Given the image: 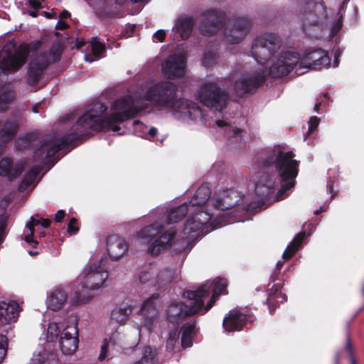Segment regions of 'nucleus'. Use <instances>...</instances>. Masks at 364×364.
Returning <instances> with one entry per match:
<instances>
[{
	"label": "nucleus",
	"instance_id": "nucleus-59",
	"mask_svg": "<svg viewBox=\"0 0 364 364\" xmlns=\"http://www.w3.org/2000/svg\"><path fill=\"white\" fill-rule=\"evenodd\" d=\"M283 265V262H281V261H278L276 264V267H277V269L278 270H280L281 267H282Z\"/></svg>",
	"mask_w": 364,
	"mask_h": 364
},
{
	"label": "nucleus",
	"instance_id": "nucleus-25",
	"mask_svg": "<svg viewBox=\"0 0 364 364\" xmlns=\"http://www.w3.org/2000/svg\"><path fill=\"white\" fill-rule=\"evenodd\" d=\"M68 299V293L63 289H56L51 291L47 297L46 304L53 311L60 309Z\"/></svg>",
	"mask_w": 364,
	"mask_h": 364
},
{
	"label": "nucleus",
	"instance_id": "nucleus-62",
	"mask_svg": "<svg viewBox=\"0 0 364 364\" xmlns=\"http://www.w3.org/2000/svg\"><path fill=\"white\" fill-rule=\"evenodd\" d=\"M28 252V254H29L30 255H32V256L36 255H37V254H38V252H37V251H32V250H29Z\"/></svg>",
	"mask_w": 364,
	"mask_h": 364
},
{
	"label": "nucleus",
	"instance_id": "nucleus-55",
	"mask_svg": "<svg viewBox=\"0 0 364 364\" xmlns=\"http://www.w3.org/2000/svg\"><path fill=\"white\" fill-rule=\"evenodd\" d=\"M44 14H45V16L48 18H55L57 17L56 14L54 13L53 11H52V12H46V11H45Z\"/></svg>",
	"mask_w": 364,
	"mask_h": 364
},
{
	"label": "nucleus",
	"instance_id": "nucleus-20",
	"mask_svg": "<svg viewBox=\"0 0 364 364\" xmlns=\"http://www.w3.org/2000/svg\"><path fill=\"white\" fill-rule=\"evenodd\" d=\"M19 312L20 306L16 301H0V325L15 322Z\"/></svg>",
	"mask_w": 364,
	"mask_h": 364
},
{
	"label": "nucleus",
	"instance_id": "nucleus-37",
	"mask_svg": "<svg viewBox=\"0 0 364 364\" xmlns=\"http://www.w3.org/2000/svg\"><path fill=\"white\" fill-rule=\"evenodd\" d=\"M15 98L14 91L12 89H6L0 93V112H4L7 107L12 103Z\"/></svg>",
	"mask_w": 364,
	"mask_h": 364
},
{
	"label": "nucleus",
	"instance_id": "nucleus-40",
	"mask_svg": "<svg viewBox=\"0 0 364 364\" xmlns=\"http://www.w3.org/2000/svg\"><path fill=\"white\" fill-rule=\"evenodd\" d=\"M179 338V332L177 328L172 330L168 335L166 341V348L169 350H173Z\"/></svg>",
	"mask_w": 364,
	"mask_h": 364
},
{
	"label": "nucleus",
	"instance_id": "nucleus-7",
	"mask_svg": "<svg viewBox=\"0 0 364 364\" xmlns=\"http://www.w3.org/2000/svg\"><path fill=\"white\" fill-rule=\"evenodd\" d=\"M103 262V258L93 262L84 269L82 275L72 282L70 289L73 291L72 299L74 303L87 302L90 299L88 291L97 290L103 287L108 277V272Z\"/></svg>",
	"mask_w": 364,
	"mask_h": 364
},
{
	"label": "nucleus",
	"instance_id": "nucleus-33",
	"mask_svg": "<svg viewBox=\"0 0 364 364\" xmlns=\"http://www.w3.org/2000/svg\"><path fill=\"white\" fill-rule=\"evenodd\" d=\"M305 237V234L300 232L296 235L289 245H288L283 252L284 259H289L301 247V243Z\"/></svg>",
	"mask_w": 364,
	"mask_h": 364
},
{
	"label": "nucleus",
	"instance_id": "nucleus-23",
	"mask_svg": "<svg viewBox=\"0 0 364 364\" xmlns=\"http://www.w3.org/2000/svg\"><path fill=\"white\" fill-rule=\"evenodd\" d=\"M119 342V333H114L109 338H105L101 346V350L98 359L100 361H105L114 356L113 351L116 350Z\"/></svg>",
	"mask_w": 364,
	"mask_h": 364
},
{
	"label": "nucleus",
	"instance_id": "nucleus-24",
	"mask_svg": "<svg viewBox=\"0 0 364 364\" xmlns=\"http://www.w3.org/2000/svg\"><path fill=\"white\" fill-rule=\"evenodd\" d=\"M50 223V221L48 219H36L34 216H31L30 218V221L26 223V228L23 231L24 240L31 246L35 247L38 242L33 238L34 232V226L41 225L43 228H48Z\"/></svg>",
	"mask_w": 364,
	"mask_h": 364
},
{
	"label": "nucleus",
	"instance_id": "nucleus-6",
	"mask_svg": "<svg viewBox=\"0 0 364 364\" xmlns=\"http://www.w3.org/2000/svg\"><path fill=\"white\" fill-rule=\"evenodd\" d=\"M196 99L203 105L214 110V122L220 130L228 131V140L230 144H240L242 140V130L233 127L228 122L223 114L226 107L228 94L219 87L215 81H205L200 86Z\"/></svg>",
	"mask_w": 364,
	"mask_h": 364
},
{
	"label": "nucleus",
	"instance_id": "nucleus-21",
	"mask_svg": "<svg viewBox=\"0 0 364 364\" xmlns=\"http://www.w3.org/2000/svg\"><path fill=\"white\" fill-rule=\"evenodd\" d=\"M247 321L245 314L233 309L230 311L228 315L224 318L223 326L226 332L240 331Z\"/></svg>",
	"mask_w": 364,
	"mask_h": 364
},
{
	"label": "nucleus",
	"instance_id": "nucleus-44",
	"mask_svg": "<svg viewBox=\"0 0 364 364\" xmlns=\"http://www.w3.org/2000/svg\"><path fill=\"white\" fill-rule=\"evenodd\" d=\"M50 56L53 62H56L60 59V56L61 54V48L60 46L57 45H53L50 49Z\"/></svg>",
	"mask_w": 364,
	"mask_h": 364
},
{
	"label": "nucleus",
	"instance_id": "nucleus-19",
	"mask_svg": "<svg viewBox=\"0 0 364 364\" xmlns=\"http://www.w3.org/2000/svg\"><path fill=\"white\" fill-rule=\"evenodd\" d=\"M24 168L25 163L19 162L14 164L9 157H4L0 161V176L5 177L9 181L18 177Z\"/></svg>",
	"mask_w": 364,
	"mask_h": 364
},
{
	"label": "nucleus",
	"instance_id": "nucleus-18",
	"mask_svg": "<svg viewBox=\"0 0 364 364\" xmlns=\"http://www.w3.org/2000/svg\"><path fill=\"white\" fill-rule=\"evenodd\" d=\"M207 18L209 22L200 27V32L204 36L213 35L224 26L225 15L223 12L209 11L207 14Z\"/></svg>",
	"mask_w": 364,
	"mask_h": 364
},
{
	"label": "nucleus",
	"instance_id": "nucleus-45",
	"mask_svg": "<svg viewBox=\"0 0 364 364\" xmlns=\"http://www.w3.org/2000/svg\"><path fill=\"white\" fill-rule=\"evenodd\" d=\"M287 300L286 295L282 294V292H279L278 294H276L274 296H270L266 301V302H269V304H272L274 302L279 303H283Z\"/></svg>",
	"mask_w": 364,
	"mask_h": 364
},
{
	"label": "nucleus",
	"instance_id": "nucleus-14",
	"mask_svg": "<svg viewBox=\"0 0 364 364\" xmlns=\"http://www.w3.org/2000/svg\"><path fill=\"white\" fill-rule=\"evenodd\" d=\"M206 285L208 287V290L202 297L203 313H206L212 308L219 295L227 294V281L225 279L218 278L213 282L207 281L196 290H199Z\"/></svg>",
	"mask_w": 364,
	"mask_h": 364
},
{
	"label": "nucleus",
	"instance_id": "nucleus-57",
	"mask_svg": "<svg viewBox=\"0 0 364 364\" xmlns=\"http://www.w3.org/2000/svg\"><path fill=\"white\" fill-rule=\"evenodd\" d=\"M38 9H34L33 11H28V15H30L32 17H36L38 14Z\"/></svg>",
	"mask_w": 364,
	"mask_h": 364
},
{
	"label": "nucleus",
	"instance_id": "nucleus-54",
	"mask_svg": "<svg viewBox=\"0 0 364 364\" xmlns=\"http://www.w3.org/2000/svg\"><path fill=\"white\" fill-rule=\"evenodd\" d=\"M341 52L339 50H337L336 53H335V59L333 63V68H336L338 66V64H339L338 58L341 56Z\"/></svg>",
	"mask_w": 364,
	"mask_h": 364
},
{
	"label": "nucleus",
	"instance_id": "nucleus-30",
	"mask_svg": "<svg viewBox=\"0 0 364 364\" xmlns=\"http://www.w3.org/2000/svg\"><path fill=\"white\" fill-rule=\"evenodd\" d=\"M181 346L183 348H189L193 344V338L196 333V327L194 323H187L182 328Z\"/></svg>",
	"mask_w": 364,
	"mask_h": 364
},
{
	"label": "nucleus",
	"instance_id": "nucleus-41",
	"mask_svg": "<svg viewBox=\"0 0 364 364\" xmlns=\"http://www.w3.org/2000/svg\"><path fill=\"white\" fill-rule=\"evenodd\" d=\"M217 59L216 51H207L205 50L202 59L203 63L205 66H210Z\"/></svg>",
	"mask_w": 364,
	"mask_h": 364
},
{
	"label": "nucleus",
	"instance_id": "nucleus-26",
	"mask_svg": "<svg viewBox=\"0 0 364 364\" xmlns=\"http://www.w3.org/2000/svg\"><path fill=\"white\" fill-rule=\"evenodd\" d=\"M193 21L189 17L178 18L173 28V31L179 34L181 39L188 38L192 31Z\"/></svg>",
	"mask_w": 364,
	"mask_h": 364
},
{
	"label": "nucleus",
	"instance_id": "nucleus-50",
	"mask_svg": "<svg viewBox=\"0 0 364 364\" xmlns=\"http://www.w3.org/2000/svg\"><path fill=\"white\" fill-rule=\"evenodd\" d=\"M44 0H28V4L34 9H39L41 8V4Z\"/></svg>",
	"mask_w": 364,
	"mask_h": 364
},
{
	"label": "nucleus",
	"instance_id": "nucleus-51",
	"mask_svg": "<svg viewBox=\"0 0 364 364\" xmlns=\"http://www.w3.org/2000/svg\"><path fill=\"white\" fill-rule=\"evenodd\" d=\"M154 36L157 38L160 42H162L166 36V32L164 30L160 29L156 31Z\"/></svg>",
	"mask_w": 364,
	"mask_h": 364
},
{
	"label": "nucleus",
	"instance_id": "nucleus-56",
	"mask_svg": "<svg viewBox=\"0 0 364 364\" xmlns=\"http://www.w3.org/2000/svg\"><path fill=\"white\" fill-rule=\"evenodd\" d=\"M70 13H69L68 11L64 10V11H63L60 13V18H68V17H69V16H70Z\"/></svg>",
	"mask_w": 364,
	"mask_h": 364
},
{
	"label": "nucleus",
	"instance_id": "nucleus-34",
	"mask_svg": "<svg viewBox=\"0 0 364 364\" xmlns=\"http://www.w3.org/2000/svg\"><path fill=\"white\" fill-rule=\"evenodd\" d=\"M90 46L92 48V53L95 58H91L87 54L85 55V60L87 62L92 63L103 56V53L105 51V46L101 43L97 37L92 38L90 41Z\"/></svg>",
	"mask_w": 364,
	"mask_h": 364
},
{
	"label": "nucleus",
	"instance_id": "nucleus-36",
	"mask_svg": "<svg viewBox=\"0 0 364 364\" xmlns=\"http://www.w3.org/2000/svg\"><path fill=\"white\" fill-rule=\"evenodd\" d=\"M156 350L151 346H144L141 350V356L139 360L133 364H155Z\"/></svg>",
	"mask_w": 364,
	"mask_h": 364
},
{
	"label": "nucleus",
	"instance_id": "nucleus-12",
	"mask_svg": "<svg viewBox=\"0 0 364 364\" xmlns=\"http://www.w3.org/2000/svg\"><path fill=\"white\" fill-rule=\"evenodd\" d=\"M186 66L185 55L183 53H174L162 63L161 73L166 79H179L185 75Z\"/></svg>",
	"mask_w": 364,
	"mask_h": 364
},
{
	"label": "nucleus",
	"instance_id": "nucleus-28",
	"mask_svg": "<svg viewBox=\"0 0 364 364\" xmlns=\"http://www.w3.org/2000/svg\"><path fill=\"white\" fill-rule=\"evenodd\" d=\"M30 364H58L57 355L41 348L38 353L33 354Z\"/></svg>",
	"mask_w": 364,
	"mask_h": 364
},
{
	"label": "nucleus",
	"instance_id": "nucleus-22",
	"mask_svg": "<svg viewBox=\"0 0 364 364\" xmlns=\"http://www.w3.org/2000/svg\"><path fill=\"white\" fill-rule=\"evenodd\" d=\"M107 250L109 256L117 259L128 250L125 240L118 235H110L107 238Z\"/></svg>",
	"mask_w": 364,
	"mask_h": 364
},
{
	"label": "nucleus",
	"instance_id": "nucleus-63",
	"mask_svg": "<svg viewBox=\"0 0 364 364\" xmlns=\"http://www.w3.org/2000/svg\"><path fill=\"white\" fill-rule=\"evenodd\" d=\"M322 211H323V209H322V208L321 207L319 209L316 210H315V212H314V213H315L316 215H318L320 212H322Z\"/></svg>",
	"mask_w": 364,
	"mask_h": 364
},
{
	"label": "nucleus",
	"instance_id": "nucleus-10",
	"mask_svg": "<svg viewBox=\"0 0 364 364\" xmlns=\"http://www.w3.org/2000/svg\"><path fill=\"white\" fill-rule=\"evenodd\" d=\"M27 52L16 50L9 52L5 48L0 52V89L8 82V73H15L24 64Z\"/></svg>",
	"mask_w": 364,
	"mask_h": 364
},
{
	"label": "nucleus",
	"instance_id": "nucleus-31",
	"mask_svg": "<svg viewBox=\"0 0 364 364\" xmlns=\"http://www.w3.org/2000/svg\"><path fill=\"white\" fill-rule=\"evenodd\" d=\"M41 169V166H36L33 167L28 172H27L19 185V190L21 191H25L31 186H34L37 183V176Z\"/></svg>",
	"mask_w": 364,
	"mask_h": 364
},
{
	"label": "nucleus",
	"instance_id": "nucleus-43",
	"mask_svg": "<svg viewBox=\"0 0 364 364\" xmlns=\"http://www.w3.org/2000/svg\"><path fill=\"white\" fill-rule=\"evenodd\" d=\"M7 338L4 335H0V363L4 359L6 354Z\"/></svg>",
	"mask_w": 364,
	"mask_h": 364
},
{
	"label": "nucleus",
	"instance_id": "nucleus-3",
	"mask_svg": "<svg viewBox=\"0 0 364 364\" xmlns=\"http://www.w3.org/2000/svg\"><path fill=\"white\" fill-rule=\"evenodd\" d=\"M210 194L207 186H201L187 203L193 211L183 231L187 243L195 242L198 238L223 225L225 219L221 212L238 205L243 200V196L235 189L220 191L215 193L213 198L214 212L203 211V205L208 200Z\"/></svg>",
	"mask_w": 364,
	"mask_h": 364
},
{
	"label": "nucleus",
	"instance_id": "nucleus-58",
	"mask_svg": "<svg viewBox=\"0 0 364 364\" xmlns=\"http://www.w3.org/2000/svg\"><path fill=\"white\" fill-rule=\"evenodd\" d=\"M322 106V102L316 103L314 106V111L317 113L319 112V108Z\"/></svg>",
	"mask_w": 364,
	"mask_h": 364
},
{
	"label": "nucleus",
	"instance_id": "nucleus-17",
	"mask_svg": "<svg viewBox=\"0 0 364 364\" xmlns=\"http://www.w3.org/2000/svg\"><path fill=\"white\" fill-rule=\"evenodd\" d=\"M158 296L153 295L151 298L146 299L139 311V315L144 319L143 326L150 331L153 327L154 317L157 313V302Z\"/></svg>",
	"mask_w": 364,
	"mask_h": 364
},
{
	"label": "nucleus",
	"instance_id": "nucleus-4",
	"mask_svg": "<svg viewBox=\"0 0 364 364\" xmlns=\"http://www.w3.org/2000/svg\"><path fill=\"white\" fill-rule=\"evenodd\" d=\"M190 213L192 216V210L189 208L187 203H183L176 208H171L168 204L157 207L149 216L151 218V223L146 225L134 236L136 242L144 246H148L147 251L152 255H158L160 252L171 246L176 231L167 230L165 233L164 225L172 224L182 220Z\"/></svg>",
	"mask_w": 364,
	"mask_h": 364
},
{
	"label": "nucleus",
	"instance_id": "nucleus-64",
	"mask_svg": "<svg viewBox=\"0 0 364 364\" xmlns=\"http://www.w3.org/2000/svg\"><path fill=\"white\" fill-rule=\"evenodd\" d=\"M84 44V42H78L77 43V47H81Z\"/></svg>",
	"mask_w": 364,
	"mask_h": 364
},
{
	"label": "nucleus",
	"instance_id": "nucleus-9",
	"mask_svg": "<svg viewBox=\"0 0 364 364\" xmlns=\"http://www.w3.org/2000/svg\"><path fill=\"white\" fill-rule=\"evenodd\" d=\"M208 287L203 286L199 290L187 291L184 293L190 300L188 306L182 302H176L170 304L166 309V318L170 322L178 323L188 315L196 313H203L202 297L208 290Z\"/></svg>",
	"mask_w": 364,
	"mask_h": 364
},
{
	"label": "nucleus",
	"instance_id": "nucleus-1",
	"mask_svg": "<svg viewBox=\"0 0 364 364\" xmlns=\"http://www.w3.org/2000/svg\"><path fill=\"white\" fill-rule=\"evenodd\" d=\"M151 105L171 109L176 118L184 122L207 124L203 111L196 102L177 98L173 83L145 82L134 90L116 99L110 106L109 116L105 115L107 107L100 102H94L87 107L66 136L60 138L54 134V155L74 141L87 136L92 130L118 131L119 123L134 117Z\"/></svg>",
	"mask_w": 364,
	"mask_h": 364
},
{
	"label": "nucleus",
	"instance_id": "nucleus-38",
	"mask_svg": "<svg viewBox=\"0 0 364 364\" xmlns=\"http://www.w3.org/2000/svg\"><path fill=\"white\" fill-rule=\"evenodd\" d=\"M38 139L39 137L33 134L20 135L16 141V146L18 149H23L31 144H35Z\"/></svg>",
	"mask_w": 364,
	"mask_h": 364
},
{
	"label": "nucleus",
	"instance_id": "nucleus-35",
	"mask_svg": "<svg viewBox=\"0 0 364 364\" xmlns=\"http://www.w3.org/2000/svg\"><path fill=\"white\" fill-rule=\"evenodd\" d=\"M343 358H347L351 364H356V360L353 356V346L350 343L349 336L346 338L345 348L336 355L335 364H338L340 360Z\"/></svg>",
	"mask_w": 364,
	"mask_h": 364
},
{
	"label": "nucleus",
	"instance_id": "nucleus-32",
	"mask_svg": "<svg viewBox=\"0 0 364 364\" xmlns=\"http://www.w3.org/2000/svg\"><path fill=\"white\" fill-rule=\"evenodd\" d=\"M17 128L16 121H0V137L4 139L12 137L16 134Z\"/></svg>",
	"mask_w": 364,
	"mask_h": 364
},
{
	"label": "nucleus",
	"instance_id": "nucleus-46",
	"mask_svg": "<svg viewBox=\"0 0 364 364\" xmlns=\"http://www.w3.org/2000/svg\"><path fill=\"white\" fill-rule=\"evenodd\" d=\"M77 222L75 218H71L68 225V232L70 234H76L78 231Z\"/></svg>",
	"mask_w": 364,
	"mask_h": 364
},
{
	"label": "nucleus",
	"instance_id": "nucleus-8",
	"mask_svg": "<svg viewBox=\"0 0 364 364\" xmlns=\"http://www.w3.org/2000/svg\"><path fill=\"white\" fill-rule=\"evenodd\" d=\"M45 338L48 342L58 341L60 350L63 355H73L77 351L79 344L76 317L70 315L63 321L55 320L50 322Z\"/></svg>",
	"mask_w": 364,
	"mask_h": 364
},
{
	"label": "nucleus",
	"instance_id": "nucleus-29",
	"mask_svg": "<svg viewBox=\"0 0 364 364\" xmlns=\"http://www.w3.org/2000/svg\"><path fill=\"white\" fill-rule=\"evenodd\" d=\"M132 311L129 305L120 304L115 307L111 312V320L119 325H124Z\"/></svg>",
	"mask_w": 364,
	"mask_h": 364
},
{
	"label": "nucleus",
	"instance_id": "nucleus-53",
	"mask_svg": "<svg viewBox=\"0 0 364 364\" xmlns=\"http://www.w3.org/2000/svg\"><path fill=\"white\" fill-rule=\"evenodd\" d=\"M68 27L67 23L63 21H58V23L55 25L56 29H61L63 30Z\"/></svg>",
	"mask_w": 364,
	"mask_h": 364
},
{
	"label": "nucleus",
	"instance_id": "nucleus-2",
	"mask_svg": "<svg viewBox=\"0 0 364 364\" xmlns=\"http://www.w3.org/2000/svg\"><path fill=\"white\" fill-rule=\"evenodd\" d=\"M281 48V40L274 33H264L255 40L251 54L257 62L255 70L243 75L236 82L235 91L240 97L255 90L269 74L274 78L287 75L294 70L296 75H302L308 70L328 68L331 60L328 53L321 49L306 50L299 53L294 48L283 50L277 56Z\"/></svg>",
	"mask_w": 364,
	"mask_h": 364
},
{
	"label": "nucleus",
	"instance_id": "nucleus-11",
	"mask_svg": "<svg viewBox=\"0 0 364 364\" xmlns=\"http://www.w3.org/2000/svg\"><path fill=\"white\" fill-rule=\"evenodd\" d=\"M312 9L304 15L302 28L306 35L318 37L326 28V11L322 3L314 4Z\"/></svg>",
	"mask_w": 364,
	"mask_h": 364
},
{
	"label": "nucleus",
	"instance_id": "nucleus-5",
	"mask_svg": "<svg viewBox=\"0 0 364 364\" xmlns=\"http://www.w3.org/2000/svg\"><path fill=\"white\" fill-rule=\"evenodd\" d=\"M294 154L283 145L268 148L262 152L256 160L259 168H265L274 165L279 177L281 188L276 195V200L285 198L295 186L299 161L294 159Z\"/></svg>",
	"mask_w": 364,
	"mask_h": 364
},
{
	"label": "nucleus",
	"instance_id": "nucleus-49",
	"mask_svg": "<svg viewBox=\"0 0 364 364\" xmlns=\"http://www.w3.org/2000/svg\"><path fill=\"white\" fill-rule=\"evenodd\" d=\"M6 228V218H1L0 220V244L1 243Z\"/></svg>",
	"mask_w": 364,
	"mask_h": 364
},
{
	"label": "nucleus",
	"instance_id": "nucleus-16",
	"mask_svg": "<svg viewBox=\"0 0 364 364\" xmlns=\"http://www.w3.org/2000/svg\"><path fill=\"white\" fill-rule=\"evenodd\" d=\"M48 65V60L44 55H37L31 59L28 70V82L30 85L38 82Z\"/></svg>",
	"mask_w": 364,
	"mask_h": 364
},
{
	"label": "nucleus",
	"instance_id": "nucleus-13",
	"mask_svg": "<svg viewBox=\"0 0 364 364\" xmlns=\"http://www.w3.org/2000/svg\"><path fill=\"white\" fill-rule=\"evenodd\" d=\"M173 273L171 269L166 268L159 270L156 264H148L142 267L139 273V281L142 284H151L159 285L172 279Z\"/></svg>",
	"mask_w": 364,
	"mask_h": 364
},
{
	"label": "nucleus",
	"instance_id": "nucleus-52",
	"mask_svg": "<svg viewBox=\"0 0 364 364\" xmlns=\"http://www.w3.org/2000/svg\"><path fill=\"white\" fill-rule=\"evenodd\" d=\"M65 217V212L63 210H59L55 215V220L57 222H61Z\"/></svg>",
	"mask_w": 364,
	"mask_h": 364
},
{
	"label": "nucleus",
	"instance_id": "nucleus-42",
	"mask_svg": "<svg viewBox=\"0 0 364 364\" xmlns=\"http://www.w3.org/2000/svg\"><path fill=\"white\" fill-rule=\"evenodd\" d=\"M133 124L135 127L136 134L142 138L146 137V134L148 130V127L141 123L139 120H135Z\"/></svg>",
	"mask_w": 364,
	"mask_h": 364
},
{
	"label": "nucleus",
	"instance_id": "nucleus-47",
	"mask_svg": "<svg viewBox=\"0 0 364 364\" xmlns=\"http://www.w3.org/2000/svg\"><path fill=\"white\" fill-rule=\"evenodd\" d=\"M319 124V119L317 117H311L309 121V134L316 130Z\"/></svg>",
	"mask_w": 364,
	"mask_h": 364
},
{
	"label": "nucleus",
	"instance_id": "nucleus-48",
	"mask_svg": "<svg viewBox=\"0 0 364 364\" xmlns=\"http://www.w3.org/2000/svg\"><path fill=\"white\" fill-rule=\"evenodd\" d=\"M157 132H158V130L155 127H151L149 129L148 128L147 132L146 134V137H144V138L147 139L149 140L154 141L155 140L154 138L156 136Z\"/></svg>",
	"mask_w": 364,
	"mask_h": 364
},
{
	"label": "nucleus",
	"instance_id": "nucleus-27",
	"mask_svg": "<svg viewBox=\"0 0 364 364\" xmlns=\"http://www.w3.org/2000/svg\"><path fill=\"white\" fill-rule=\"evenodd\" d=\"M275 182L265 176L255 185L256 193L261 199H265L274 193Z\"/></svg>",
	"mask_w": 364,
	"mask_h": 364
},
{
	"label": "nucleus",
	"instance_id": "nucleus-60",
	"mask_svg": "<svg viewBox=\"0 0 364 364\" xmlns=\"http://www.w3.org/2000/svg\"><path fill=\"white\" fill-rule=\"evenodd\" d=\"M38 105H33V107H32V111H33V112H35V113H38Z\"/></svg>",
	"mask_w": 364,
	"mask_h": 364
},
{
	"label": "nucleus",
	"instance_id": "nucleus-15",
	"mask_svg": "<svg viewBox=\"0 0 364 364\" xmlns=\"http://www.w3.org/2000/svg\"><path fill=\"white\" fill-rule=\"evenodd\" d=\"M250 28V19L246 17H239L235 20L230 28L224 29L223 41L228 44H237L245 38Z\"/></svg>",
	"mask_w": 364,
	"mask_h": 364
},
{
	"label": "nucleus",
	"instance_id": "nucleus-61",
	"mask_svg": "<svg viewBox=\"0 0 364 364\" xmlns=\"http://www.w3.org/2000/svg\"><path fill=\"white\" fill-rule=\"evenodd\" d=\"M267 303H268V304H269V313H270V314H272V313H273V311H274V309H276V307H274V309H272V306H273V304H274V303H273L272 304H269V302H267Z\"/></svg>",
	"mask_w": 364,
	"mask_h": 364
},
{
	"label": "nucleus",
	"instance_id": "nucleus-39",
	"mask_svg": "<svg viewBox=\"0 0 364 364\" xmlns=\"http://www.w3.org/2000/svg\"><path fill=\"white\" fill-rule=\"evenodd\" d=\"M346 1H344L343 5L341 6L337 17L333 23L331 27L330 36H333L336 35L342 28L343 26V15L345 13V4Z\"/></svg>",
	"mask_w": 364,
	"mask_h": 364
}]
</instances>
